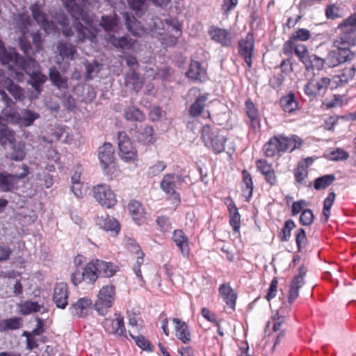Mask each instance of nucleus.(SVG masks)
I'll use <instances>...</instances> for the list:
<instances>
[{
	"label": "nucleus",
	"mask_w": 356,
	"mask_h": 356,
	"mask_svg": "<svg viewBox=\"0 0 356 356\" xmlns=\"http://www.w3.org/2000/svg\"><path fill=\"white\" fill-rule=\"evenodd\" d=\"M97 224L106 231H114L116 232L120 231V225L118 221L116 219L111 218L108 216L99 217Z\"/></svg>",
	"instance_id": "41"
},
{
	"label": "nucleus",
	"mask_w": 356,
	"mask_h": 356,
	"mask_svg": "<svg viewBox=\"0 0 356 356\" xmlns=\"http://www.w3.org/2000/svg\"><path fill=\"white\" fill-rule=\"evenodd\" d=\"M38 118L39 115L37 113L30 110H26L19 120L22 125L29 127L31 126Z\"/></svg>",
	"instance_id": "50"
},
{
	"label": "nucleus",
	"mask_w": 356,
	"mask_h": 356,
	"mask_svg": "<svg viewBox=\"0 0 356 356\" xmlns=\"http://www.w3.org/2000/svg\"><path fill=\"white\" fill-rule=\"evenodd\" d=\"M92 191L93 197L102 207L111 208L117 202L115 194L107 184H98L93 187Z\"/></svg>",
	"instance_id": "11"
},
{
	"label": "nucleus",
	"mask_w": 356,
	"mask_h": 356,
	"mask_svg": "<svg viewBox=\"0 0 356 356\" xmlns=\"http://www.w3.org/2000/svg\"><path fill=\"white\" fill-rule=\"evenodd\" d=\"M166 164L163 161H158L155 164L152 165L149 168V176H157L166 168Z\"/></svg>",
	"instance_id": "62"
},
{
	"label": "nucleus",
	"mask_w": 356,
	"mask_h": 356,
	"mask_svg": "<svg viewBox=\"0 0 356 356\" xmlns=\"http://www.w3.org/2000/svg\"><path fill=\"white\" fill-rule=\"evenodd\" d=\"M13 138V132L8 126L4 123H0V143H4L6 141H10Z\"/></svg>",
	"instance_id": "59"
},
{
	"label": "nucleus",
	"mask_w": 356,
	"mask_h": 356,
	"mask_svg": "<svg viewBox=\"0 0 356 356\" xmlns=\"http://www.w3.org/2000/svg\"><path fill=\"white\" fill-rule=\"evenodd\" d=\"M137 254V260L136 264L133 267V270L134 271L137 277L140 279V281L144 282L143 275L141 274L140 265L144 262V254L142 251L138 250L136 251Z\"/></svg>",
	"instance_id": "56"
},
{
	"label": "nucleus",
	"mask_w": 356,
	"mask_h": 356,
	"mask_svg": "<svg viewBox=\"0 0 356 356\" xmlns=\"http://www.w3.org/2000/svg\"><path fill=\"white\" fill-rule=\"evenodd\" d=\"M307 241V240L305 229L302 228H299L297 230L296 235V243L298 252H300L302 248L305 246Z\"/></svg>",
	"instance_id": "60"
},
{
	"label": "nucleus",
	"mask_w": 356,
	"mask_h": 356,
	"mask_svg": "<svg viewBox=\"0 0 356 356\" xmlns=\"http://www.w3.org/2000/svg\"><path fill=\"white\" fill-rule=\"evenodd\" d=\"M125 84L131 90L138 92L143 88V81L139 74L135 71H130L125 76Z\"/></svg>",
	"instance_id": "32"
},
{
	"label": "nucleus",
	"mask_w": 356,
	"mask_h": 356,
	"mask_svg": "<svg viewBox=\"0 0 356 356\" xmlns=\"http://www.w3.org/2000/svg\"><path fill=\"white\" fill-rule=\"evenodd\" d=\"M186 75L189 79L194 81H203L206 79V70L202 67L200 63L193 60L189 66Z\"/></svg>",
	"instance_id": "24"
},
{
	"label": "nucleus",
	"mask_w": 356,
	"mask_h": 356,
	"mask_svg": "<svg viewBox=\"0 0 356 356\" xmlns=\"http://www.w3.org/2000/svg\"><path fill=\"white\" fill-rule=\"evenodd\" d=\"M257 168L264 176L274 170L272 164L264 159H260L257 161Z\"/></svg>",
	"instance_id": "64"
},
{
	"label": "nucleus",
	"mask_w": 356,
	"mask_h": 356,
	"mask_svg": "<svg viewBox=\"0 0 356 356\" xmlns=\"http://www.w3.org/2000/svg\"><path fill=\"white\" fill-rule=\"evenodd\" d=\"M32 16L35 22L42 27L47 33H50L55 29V24L52 20L49 19L48 15L42 10L40 6L34 3L30 6Z\"/></svg>",
	"instance_id": "17"
},
{
	"label": "nucleus",
	"mask_w": 356,
	"mask_h": 356,
	"mask_svg": "<svg viewBox=\"0 0 356 356\" xmlns=\"http://www.w3.org/2000/svg\"><path fill=\"white\" fill-rule=\"evenodd\" d=\"M55 137L56 140L66 143H70L73 140V136L69 134V133L62 127L58 128L56 131Z\"/></svg>",
	"instance_id": "61"
},
{
	"label": "nucleus",
	"mask_w": 356,
	"mask_h": 356,
	"mask_svg": "<svg viewBox=\"0 0 356 356\" xmlns=\"http://www.w3.org/2000/svg\"><path fill=\"white\" fill-rule=\"evenodd\" d=\"M301 145L302 140L297 136H285L278 134L271 137L265 143L263 150L267 157L280 156L286 151L291 152Z\"/></svg>",
	"instance_id": "4"
},
{
	"label": "nucleus",
	"mask_w": 356,
	"mask_h": 356,
	"mask_svg": "<svg viewBox=\"0 0 356 356\" xmlns=\"http://www.w3.org/2000/svg\"><path fill=\"white\" fill-rule=\"evenodd\" d=\"M280 104L282 109L289 113H292L299 108V104L294 93L290 92L280 99Z\"/></svg>",
	"instance_id": "28"
},
{
	"label": "nucleus",
	"mask_w": 356,
	"mask_h": 356,
	"mask_svg": "<svg viewBox=\"0 0 356 356\" xmlns=\"http://www.w3.org/2000/svg\"><path fill=\"white\" fill-rule=\"evenodd\" d=\"M129 7L136 11V15H141L146 8L145 0H127Z\"/></svg>",
	"instance_id": "54"
},
{
	"label": "nucleus",
	"mask_w": 356,
	"mask_h": 356,
	"mask_svg": "<svg viewBox=\"0 0 356 356\" xmlns=\"http://www.w3.org/2000/svg\"><path fill=\"white\" fill-rule=\"evenodd\" d=\"M208 100V95L204 94L196 98L195 102L191 105L189 114L191 117L195 118L200 115Z\"/></svg>",
	"instance_id": "35"
},
{
	"label": "nucleus",
	"mask_w": 356,
	"mask_h": 356,
	"mask_svg": "<svg viewBox=\"0 0 356 356\" xmlns=\"http://www.w3.org/2000/svg\"><path fill=\"white\" fill-rule=\"evenodd\" d=\"M49 76L52 84L58 89L67 88V79L62 76L56 67L53 66L49 68Z\"/></svg>",
	"instance_id": "34"
},
{
	"label": "nucleus",
	"mask_w": 356,
	"mask_h": 356,
	"mask_svg": "<svg viewBox=\"0 0 356 356\" xmlns=\"http://www.w3.org/2000/svg\"><path fill=\"white\" fill-rule=\"evenodd\" d=\"M137 140L144 145H151L154 143V129L149 125L140 126L136 136Z\"/></svg>",
	"instance_id": "26"
},
{
	"label": "nucleus",
	"mask_w": 356,
	"mask_h": 356,
	"mask_svg": "<svg viewBox=\"0 0 356 356\" xmlns=\"http://www.w3.org/2000/svg\"><path fill=\"white\" fill-rule=\"evenodd\" d=\"M119 19L115 14L102 16L100 25L107 33L108 41L115 47L125 48L130 46L128 38L120 35L121 28L118 23Z\"/></svg>",
	"instance_id": "5"
},
{
	"label": "nucleus",
	"mask_w": 356,
	"mask_h": 356,
	"mask_svg": "<svg viewBox=\"0 0 356 356\" xmlns=\"http://www.w3.org/2000/svg\"><path fill=\"white\" fill-rule=\"evenodd\" d=\"M114 316V318H105L102 322V325L107 333L123 336L126 332L124 318L119 314H115Z\"/></svg>",
	"instance_id": "16"
},
{
	"label": "nucleus",
	"mask_w": 356,
	"mask_h": 356,
	"mask_svg": "<svg viewBox=\"0 0 356 356\" xmlns=\"http://www.w3.org/2000/svg\"><path fill=\"white\" fill-rule=\"evenodd\" d=\"M307 175L308 172L307 168L303 163H299L294 170L296 181L299 184H302Z\"/></svg>",
	"instance_id": "57"
},
{
	"label": "nucleus",
	"mask_w": 356,
	"mask_h": 356,
	"mask_svg": "<svg viewBox=\"0 0 356 356\" xmlns=\"http://www.w3.org/2000/svg\"><path fill=\"white\" fill-rule=\"evenodd\" d=\"M296 227L294 221L291 219L287 220L284 222V225L280 232L278 236L281 241L286 242L290 240L291 232Z\"/></svg>",
	"instance_id": "47"
},
{
	"label": "nucleus",
	"mask_w": 356,
	"mask_h": 356,
	"mask_svg": "<svg viewBox=\"0 0 356 356\" xmlns=\"http://www.w3.org/2000/svg\"><path fill=\"white\" fill-rule=\"evenodd\" d=\"M332 83V80L328 77H322L319 79L313 78L305 85L304 91L307 96L312 97L323 95Z\"/></svg>",
	"instance_id": "13"
},
{
	"label": "nucleus",
	"mask_w": 356,
	"mask_h": 356,
	"mask_svg": "<svg viewBox=\"0 0 356 356\" xmlns=\"http://www.w3.org/2000/svg\"><path fill=\"white\" fill-rule=\"evenodd\" d=\"M0 63L7 65L10 70H13L18 78L23 76L18 70H23L31 75V84L33 88L38 90L46 81V76L37 72L38 63L33 58H25L20 56L15 49L6 50L3 42L0 39Z\"/></svg>",
	"instance_id": "2"
},
{
	"label": "nucleus",
	"mask_w": 356,
	"mask_h": 356,
	"mask_svg": "<svg viewBox=\"0 0 356 356\" xmlns=\"http://www.w3.org/2000/svg\"><path fill=\"white\" fill-rule=\"evenodd\" d=\"M307 268L304 266L299 268V273L296 275L290 284V289L289 291L288 301L292 304L294 300L298 297L299 289L304 285V277L307 274Z\"/></svg>",
	"instance_id": "18"
},
{
	"label": "nucleus",
	"mask_w": 356,
	"mask_h": 356,
	"mask_svg": "<svg viewBox=\"0 0 356 356\" xmlns=\"http://www.w3.org/2000/svg\"><path fill=\"white\" fill-rule=\"evenodd\" d=\"M13 25L19 33L21 36L19 38V44L21 50L24 54H31V42L28 40L26 35L29 33V29L31 25V19L27 13H17L13 15Z\"/></svg>",
	"instance_id": "7"
},
{
	"label": "nucleus",
	"mask_w": 356,
	"mask_h": 356,
	"mask_svg": "<svg viewBox=\"0 0 356 356\" xmlns=\"http://www.w3.org/2000/svg\"><path fill=\"white\" fill-rule=\"evenodd\" d=\"M23 172L20 174H9L6 172L0 173V191L3 192L12 191L17 188V181L26 177L29 168L26 164L22 165Z\"/></svg>",
	"instance_id": "12"
},
{
	"label": "nucleus",
	"mask_w": 356,
	"mask_h": 356,
	"mask_svg": "<svg viewBox=\"0 0 356 356\" xmlns=\"http://www.w3.org/2000/svg\"><path fill=\"white\" fill-rule=\"evenodd\" d=\"M245 109L248 120L260 117L257 108L250 99H247L245 101Z\"/></svg>",
	"instance_id": "55"
},
{
	"label": "nucleus",
	"mask_w": 356,
	"mask_h": 356,
	"mask_svg": "<svg viewBox=\"0 0 356 356\" xmlns=\"http://www.w3.org/2000/svg\"><path fill=\"white\" fill-rule=\"evenodd\" d=\"M181 181V176L175 173H168L163 176L160 182V187L163 191L170 195L176 201H179L180 196L176 192L177 184Z\"/></svg>",
	"instance_id": "15"
},
{
	"label": "nucleus",
	"mask_w": 356,
	"mask_h": 356,
	"mask_svg": "<svg viewBox=\"0 0 356 356\" xmlns=\"http://www.w3.org/2000/svg\"><path fill=\"white\" fill-rule=\"evenodd\" d=\"M41 305L38 302L25 301L19 305V313L28 315L40 311Z\"/></svg>",
	"instance_id": "46"
},
{
	"label": "nucleus",
	"mask_w": 356,
	"mask_h": 356,
	"mask_svg": "<svg viewBox=\"0 0 356 356\" xmlns=\"http://www.w3.org/2000/svg\"><path fill=\"white\" fill-rule=\"evenodd\" d=\"M99 277L95 261L88 262L84 268H77L71 275V281L74 286L81 282L95 284Z\"/></svg>",
	"instance_id": "9"
},
{
	"label": "nucleus",
	"mask_w": 356,
	"mask_h": 356,
	"mask_svg": "<svg viewBox=\"0 0 356 356\" xmlns=\"http://www.w3.org/2000/svg\"><path fill=\"white\" fill-rule=\"evenodd\" d=\"M92 307L91 299L84 297L79 298L76 302L72 304L69 308L72 315L82 318L87 316Z\"/></svg>",
	"instance_id": "20"
},
{
	"label": "nucleus",
	"mask_w": 356,
	"mask_h": 356,
	"mask_svg": "<svg viewBox=\"0 0 356 356\" xmlns=\"http://www.w3.org/2000/svg\"><path fill=\"white\" fill-rule=\"evenodd\" d=\"M307 70L309 69L321 70L326 65L325 58H322L316 54H310L303 63Z\"/></svg>",
	"instance_id": "40"
},
{
	"label": "nucleus",
	"mask_w": 356,
	"mask_h": 356,
	"mask_svg": "<svg viewBox=\"0 0 356 356\" xmlns=\"http://www.w3.org/2000/svg\"><path fill=\"white\" fill-rule=\"evenodd\" d=\"M172 322L175 324L176 337L184 343L191 341V333L188 325L177 318H173Z\"/></svg>",
	"instance_id": "25"
},
{
	"label": "nucleus",
	"mask_w": 356,
	"mask_h": 356,
	"mask_svg": "<svg viewBox=\"0 0 356 356\" xmlns=\"http://www.w3.org/2000/svg\"><path fill=\"white\" fill-rule=\"evenodd\" d=\"M100 65L96 62H94L93 63H87L86 79H92L95 76H97V73L100 71Z\"/></svg>",
	"instance_id": "63"
},
{
	"label": "nucleus",
	"mask_w": 356,
	"mask_h": 356,
	"mask_svg": "<svg viewBox=\"0 0 356 356\" xmlns=\"http://www.w3.org/2000/svg\"><path fill=\"white\" fill-rule=\"evenodd\" d=\"M114 148L111 143H104L98 149V159L104 170L114 163Z\"/></svg>",
	"instance_id": "19"
},
{
	"label": "nucleus",
	"mask_w": 356,
	"mask_h": 356,
	"mask_svg": "<svg viewBox=\"0 0 356 356\" xmlns=\"http://www.w3.org/2000/svg\"><path fill=\"white\" fill-rule=\"evenodd\" d=\"M314 218V213L311 209H305L300 214L299 219L300 223L304 226H309L313 222Z\"/></svg>",
	"instance_id": "58"
},
{
	"label": "nucleus",
	"mask_w": 356,
	"mask_h": 356,
	"mask_svg": "<svg viewBox=\"0 0 356 356\" xmlns=\"http://www.w3.org/2000/svg\"><path fill=\"white\" fill-rule=\"evenodd\" d=\"M2 86L17 101H22L24 99V92L23 88L15 84L11 79L5 78Z\"/></svg>",
	"instance_id": "31"
},
{
	"label": "nucleus",
	"mask_w": 356,
	"mask_h": 356,
	"mask_svg": "<svg viewBox=\"0 0 356 356\" xmlns=\"http://www.w3.org/2000/svg\"><path fill=\"white\" fill-rule=\"evenodd\" d=\"M172 240L179 247L184 257H188L190 253L188 236L181 229L175 230L172 235Z\"/></svg>",
	"instance_id": "23"
},
{
	"label": "nucleus",
	"mask_w": 356,
	"mask_h": 356,
	"mask_svg": "<svg viewBox=\"0 0 356 356\" xmlns=\"http://www.w3.org/2000/svg\"><path fill=\"white\" fill-rule=\"evenodd\" d=\"M338 29L341 31V35L334 42L336 49L330 51L325 58L326 65L329 67L354 59L355 53L350 48L356 43V14L344 19L339 24Z\"/></svg>",
	"instance_id": "1"
},
{
	"label": "nucleus",
	"mask_w": 356,
	"mask_h": 356,
	"mask_svg": "<svg viewBox=\"0 0 356 356\" xmlns=\"http://www.w3.org/2000/svg\"><path fill=\"white\" fill-rule=\"evenodd\" d=\"M22 325V319L19 317H13L9 319L0 321V332H6L11 330H15L20 328Z\"/></svg>",
	"instance_id": "42"
},
{
	"label": "nucleus",
	"mask_w": 356,
	"mask_h": 356,
	"mask_svg": "<svg viewBox=\"0 0 356 356\" xmlns=\"http://www.w3.org/2000/svg\"><path fill=\"white\" fill-rule=\"evenodd\" d=\"M115 298V286L113 284L103 286L99 291L97 299L93 307L99 314L104 316L113 305Z\"/></svg>",
	"instance_id": "8"
},
{
	"label": "nucleus",
	"mask_w": 356,
	"mask_h": 356,
	"mask_svg": "<svg viewBox=\"0 0 356 356\" xmlns=\"http://www.w3.org/2000/svg\"><path fill=\"white\" fill-rule=\"evenodd\" d=\"M59 55L63 59H74V56L76 52V47L72 44L59 42L57 46Z\"/></svg>",
	"instance_id": "43"
},
{
	"label": "nucleus",
	"mask_w": 356,
	"mask_h": 356,
	"mask_svg": "<svg viewBox=\"0 0 356 356\" xmlns=\"http://www.w3.org/2000/svg\"><path fill=\"white\" fill-rule=\"evenodd\" d=\"M125 19V24L128 31L134 36H140L143 33V29L140 23L136 19V17L128 13H124Z\"/></svg>",
	"instance_id": "29"
},
{
	"label": "nucleus",
	"mask_w": 356,
	"mask_h": 356,
	"mask_svg": "<svg viewBox=\"0 0 356 356\" xmlns=\"http://www.w3.org/2000/svg\"><path fill=\"white\" fill-rule=\"evenodd\" d=\"M294 54L298 56L300 61L302 63L310 55L307 47L303 44H296L294 48Z\"/></svg>",
	"instance_id": "52"
},
{
	"label": "nucleus",
	"mask_w": 356,
	"mask_h": 356,
	"mask_svg": "<svg viewBox=\"0 0 356 356\" xmlns=\"http://www.w3.org/2000/svg\"><path fill=\"white\" fill-rule=\"evenodd\" d=\"M26 153L23 146L20 145H14L9 154V158L14 161H22L24 159Z\"/></svg>",
	"instance_id": "53"
},
{
	"label": "nucleus",
	"mask_w": 356,
	"mask_h": 356,
	"mask_svg": "<svg viewBox=\"0 0 356 356\" xmlns=\"http://www.w3.org/2000/svg\"><path fill=\"white\" fill-rule=\"evenodd\" d=\"M69 291L66 283H57L54 287V293L53 300L56 307L60 309H65L68 304Z\"/></svg>",
	"instance_id": "21"
},
{
	"label": "nucleus",
	"mask_w": 356,
	"mask_h": 356,
	"mask_svg": "<svg viewBox=\"0 0 356 356\" xmlns=\"http://www.w3.org/2000/svg\"><path fill=\"white\" fill-rule=\"evenodd\" d=\"M254 48V40L251 33H248L244 38L238 41V54L244 58L248 68H251L252 65Z\"/></svg>",
	"instance_id": "14"
},
{
	"label": "nucleus",
	"mask_w": 356,
	"mask_h": 356,
	"mask_svg": "<svg viewBox=\"0 0 356 356\" xmlns=\"http://www.w3.org/2000/svg\"><path fill=\"white\" fill-rule=\"evenodd\" d=\"M130 336L132 339H134L136 341V343L138 347L141 349L147 350V351H153V346L148 339H147L144 336L139 335L137 337L134 336L130 334Z\"/></svg>",
	"instance_id": "51"
},
{
	"label": "nucleus",
	"mask_w": 356,
	"mask_h": 356,
	"mask_svg": "<svg viewBox=\"0 0 356 356\" xmlns=\"http://www.w3.org/2000/svg\"><path fill=\"white\" fill-rule=\"evenodd\" d=\"M95 262L99 276L102 275L104 277H111L118 270V266L114 265L112 262L99 259H96Z\"/></svg>",
	"instance_id": "27"
},
{
	"label": "nucleus",
	"mask_w": 356,
	"mask_h": 356,
	"mask_svg": "<svg viewBox=\"0 0 356 356\" xmlns=\"http://www.w3.org/2000/svg\"><path fill=\"white\" fill-rule=\"evenodd\" d=\"M291 37L296 42L297 41L305 42L311 38L312 33L307 29H298L291 35Z\"/></svg>",
	"instance_id": "49"
},
{
	"label": "nucleus",
	"mask_w": 356,
	"mask_h": 356,
	"mask_svg": "<svg viewBox=\"0 0 356 356\" xmlns=\"http://www.w3.org/2000/svg\"><path fill=\"white\" fill-rule=\"evenodd\" d=\"M355 70L356 68L354 65L350 68L343 69L341 75L334 76L332 80V83L335 84L334 87L347 83L350 79L354 77Z\"/></svg>",
	"instance_id": "37"
},
{
	"label": "nucleus",
	"mask_w": 356,
	"mask_h": 356,
	"mask_svg": "<svg viewBox=\"0 0 356 356\" xmlns=\"http://www.w3.org/2000/svg\"><path fill=\"white\" fill-rule=\"evenodd\" d=\"M201 138L205 146L215 154H220L225 150L227 138L219 129L204 125L202 129Z\"/></svg>",
	"instance_id": "6"
},
{
	"label": "nucleus",
	"mask_w": 356,
	"mask_h": 356,
	"mask_svg": "<svg viewBox=\"0 0 356 356\" xmlns=\"http://www.w3.org/2000/svg\"><path fill=\"white\" fill-rule=\"evenodd\" d=\"M242 184L245 186L242 187L243 194L248 200L252 195L253 181L251 175L246 170L242 171Z\"/></svg>",
	"instance_id": "38"
},
{
	"label": "nucleus",
	"mask_w": 356,
	"mask_h": 356,
	"mask_svg": "<svg viewBox=\"0 0 356 356\" xmlns=\"http://www.w3.org/2000/svg\"><path fill=\"white\" fill-rule=\"evenodd\" d=\"M219 293L227 306L235 309L237 294L229 284H222L219 287Z\"/></svg>",
	"instance_id": "22"
},
{
	"label": "nucleus",
	"mask_w": 356,
	"mask_h": 356,
	"mask_svg": "<svg viewBox=\"0 0 356 356\" xmlns=\"http://www.w3.org/2000/svg\"><path fill=\"white\" fill-rule=\"evenodd\" d=\"M124 117L127 120L142 122L145 119V114L135 106L128 107L124 111Z\"/></svg>",
	"instance_id": "45"
},
{
	"label": "nucleus",
	"mask_w": 356,
	"mask_h": 356,
	"mask_svg": "<svg viewBox=\"0 0 356 356\" xmlns=\"http://www.w3.org/2000/svg\"><path fill=\"white\" fill-rule=\"evenodd\" d=\"M32 38L33 46L31 44V48L32 49L31 54H24L26 56V58H32V56L34 55L36 52H39L42 49V45L44 43V38L42 36V33L40 31H37L31 34Z\"/></svg>",
	"instance_id": "39"
},
{
	"label": "nucleus",
	"mask_w": 356,
	"mask_h": 356,
	"mask_svg": "<svg viewBox=\"0 0 356 356\" xmlns=\"http://www.w3.org/2000/svg\"><path fill=\"white\" fill-rule=\"evenodd\" d=\"M128 209L131 215L134 220L138 225H140L145 215L144 209L140 202L136 200H131L128 204Z\"/></svg>",
	"instance_id": "33"
},
{
	"label": "nucleus",
	"mask_w": 356,
	"mask_h": 356,
	"mask_svg": "<svg viewBox=\"0 0 356 356\" xmlns=\"http://www.w3.org/2000/svg\"><path fill=\"white\" fill-rule=\"evenodd\" d=\"M210 35L213 40L222 46L228 47L232 43L229 32L225 29L215 28L210 31Z\"/></svg>",
	"instance_id": "30"
},
{
	"label": "nucleus",
	"mask_w": 356,
	"mask_h": 356,
	"mask_svg": "<svg viewBox=\"0 0 356 356\" xmlns=\"http://www.w3.org/2000/svg\"><path fill=\"white\" fill-rule=\"evenodd\" d=\"M229 212V224L235 232H239L241 227V215L238 208L232 202L227 206Z\"/></svg>",
	"instance_id": "36"
},
{
	"label": "nucleus",
	"mask_w": 356,
	"mask_h": 356,
	"mask_svg": "<svg viewBox=\"0 0 356 356\" xmlns=\"http://www.w3.org/2000/svg\"><path fill=\"white\" fill-rule=\"evenodd\" d=\"M335 179L336 177L333 174L323 175L314 180V187L317 191L324 189L330 186Z\"/></svg>",
	"instance_id": "44"
},
{
	"label": "nucleus",
	"mask_w": 356,
	"mask_h": 356,
	"mask_svg": "<svg viewBox=\"0 0 356 356\" xmlns=\"http://www.w3.org/2000/svg\"><path fill=\"white\" fill-rule=\"evenodd\" d=\"M119 154L125 161H137V150L124 131H120L118 136Z\"/></svg>",
	"instance_id": "10"
},
{
	"label": "nucleus",
	"mask_w": 356,
	"mask_h": 356,
	"mask_svg": "<svg viewBox=\"0 0 356 356\" xmlns=\"http://www.w3.org/2000/svg\"><path fill=\"white\" fill-rule=\"evenodd\" d=\"M341 8L336 4H329L325 9V16L327 19H334L343 17Z\"/></svg>",
	"instance_id": "48"
},
{
	"label": "nucleus",
	"mask_w": 356,
	"mask_h": 356,
	"mask_svg": "<svg viewBox=\"0 0 356 356\" xmlns=\"http://www.w3.org/2000/svg\"><path fill=\"white\" fill-rule=\"evenodd\" d=\"M64 7L70 15L76 19L74 28L77 33V42H83L86 39L92 40L95 34L79 20L81 19L89 26L94 22V15L86 10L88 6H93L97 0H62Z\"/></svg>",
	"instance_id": "3"
}]
</instances>
